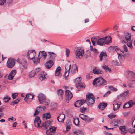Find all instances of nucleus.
<instances>
[{
  "instance_id": "nucleus-43",
  "label": "nucleus",
  "mask_w": 135,
  "mask_h": 135,
  "mask_svg": "<svg viewBox=\"0 0 135 135\" xmlns=\"http://www.w3.org/2000/svg\"><path fill=\"white\" fill-rule=\"evenodd\" d=\"M40 59L39 58L36 57L33 60V62L35 64H37L39 63L40 62Z\"/></svg>"
},
{
  "instance_id": "nucleus-51",
  "label": "nucleus",
  "mask_w": 135,
  "mask_h": 135,
  "mask_svg": "<svg viewBox=\"0 0 135 135\" xmlns=\"http://www.w3.org/2000/svg\"><path fill=\"white\" fill-rule=\"evenodd\" d=\"M129 86L130 87L134 86L135 85V80H132L131 81V84H129Z\"/></svg>"
},
{
  "instance_id": "nucleus-25",
  "label": "nucleus",
  "mask_w": 135,
  "mask_h": 135,
  "mask_svg": "<svg viewBox=\"0 0 135 135\" xmlns=\"http://www.w3.org/2000/svg\"><path fill=\"white\" fill-rule=\"evenodd\" d=\"M46 75V73L44 72H42L41 73L38 75V77L42 81L45 79L46 77L45 76Z\"/></svg>"
},
{
  "instance_id": "nucleus-52",
  "label": "nucleus",
  "mask_w": 135,
  "mask_h": 135,
  "mask_svg": "<svg viewBox=\"0 0 135 135\" xmlns=\"http://www.w3.org/2000/svg\"><path fill=\"white\" fill-rule=\"evenodd\" d=\"M66 57H69V54L70 53V51L67 48H66Z\"/></svg>"
},
{
  "instance_id": "nucleus-41",
  "label": "nucleus",
  "mask_w": 135,
  "mask_h": 135,
  "mask_svg": "<svg viewBox=\"0 0 135 135\" xmlns=\"http://www.w3.org/2000/svg\"><path fill=\"white\" fill-rule=\"evenodd\" d=\"M10 99V98L9 97L6 96L4 97V101L5 103L8 102Z\"/></svg>"
},
{
  "instance_id": "nucleus-17",
  "label": "nucleus",
  "mask_w": 135,
  "mask_h": 135,
  "mask_svg": "<svg viewBox=\"0 0 135 135\" xmlns=\"http://www.w3.org/2000/svg\"><path fill=\"white\" fill-rule=\"evenodd\" d=\"M85 102V100L82 99L78 100L75 103L74 105L76 107H79Z\"/></svg>"
},
{
  "instance_id": "nucleus-53",
  "label": "nucleus",
  "mask_w": 135,
  "mask_h": 135,
  "mask_svg": "<svg viewBox=\"0 0 135 135\" xmlns=\"http://www.w3.org/2000/svg\"><path fill=\"white\" fill-rule=\"evenodd\" d=\"M127 45L128 47L131 49L132 47V42L130 41L129 42L127 43Z\"/></svg>"
},
{
  "instance_id": "nucleus-35",
  "label": "nucleus",
  "mask_w": 135,
  "mask_h": 135,
  "mask_svg": "<svg viewBox=\"0 0 135 135\" xmlns=\"http://www.w3.org/2000/svg\"><path fill=\"white\" fill-rule=\"evenodd\" d=\"M73 123L76 126L78 125V123L79 122V118L78 117L73 118Z\"/></svg>"
},
{
  "instance_id": "nucleus-36",
  "label": "nucleus",
  "mask_w": 135,
  "mask_h": 135,
  "mask_svg": "<svg viewBox=\"0 0 135 135\" xmlns=\"http://www.w3.org/2000/svg\"><path fill=\"white\" fill-rule=\"evenodd\" d=\"M107 56H104L102 57V59L101 58H100V60L103 62L105 63L107 62L108 61V58H107Z\"/></svg>"
},
{
  "instance_id": "nucleus-18",
  "label": "nucleus",
  "mask_w": 135,
  "mask_h": 135,
  "mask_svg": "<svg viewBox=\"0 0 135 135\" xmlns=\"http://www.w3.org/2000/svg\"><path fill=\"white\" fill-rule=\"evenodd\" d=\"M122 104L121 102H115L113 104V110L114 111H116L119 109L120 107Z\"/></svg>"
},
{
  "instance_id": "nucleus-20",
  "label": "nucleus",
  "mask_w": 135,
  "mask_h": 135,
  "mask_svg": "<svg viewBox=\"0 0 135 135\" xmlns=\"http://www.w3.org/2000/svg\"><path fill=\"white\" fill-rule=\"evenodd\" d=\"M51 121H47L42 124L41 127L45 129H47L49 126L51 124Z\"/></svg>"
},
{
  "instance_id": "nucleus-46",
  "label": "nucleus",
  "mask_w": 135,
  "mask_h": 135,
  "mask_svg": "<svg viewBox=\"0 0 135 135\" xmlns=\"http://www.w3.org/2000/svg\"><path fill=\"white\" fill-rule=\"evenodd\" d=\"M35 74V73L33 70L30 72L29 74L30 77L31 78L33 77Z\"/></svg>"
},
{
  "instance_id": "nucleus-3",
  "label": "nucleus",
  "mask_w": 135,
  "mask_h": 135,
  "mask_svg": "<svg viewBox=\"0 0 135 135\" xmlns=\"http://www.w3.org/2000/svg\"><path fill=\"white\" fill-rule=\"evenodd\" d=\"M112 38L110 36H107L104 38L99 39L97 41V44L100 46H103L105 44H109L111 42Z\"/></svg>"
},
{
  "instance_id": "nucleus-63",
  "label": "nucleus",
  "mask_w": 135,
  "mask_h": 135,
  "mask_svg": "<svg viewBox=\"0 0 135 135\" xmlns=\"http://www.w3.org/2000/svg\"><path fill=\"white\" fill-rule=\"evenodd\" d=\"M61 70V68L60 67H58L56 69L55 72L60 71V70Z\"/></svg>"
},
{
  "instance_id": "nucleus-24",
  "label": "nucleus",
  "mask_w": 135,
  "mask_h": 135,
  "mask_svg": "<svg viewBox=\"0 0 135 135\" xmlns=\"http://www.w3.org/2000/svg\"><path fill=\"white\" fill-rule=\"evenodd\" d=\"M71 73L74 74L76 73L77 71V67L76 65H73L71 66L70 68Z\"/></svg>"
},
{
  "instance_id": "nucleus-32",
  "label": "nucleus",
  "mask_w": 135,
  "mask_h": 135,
  "mask_svg": "<svg viewBox=\"0 0 135 135\" xmlns=\"http://www.w3.org/2000/svg\"><path fill=\"white\" fill-rule=\"evenodd\" d=\"M102 67L106 72H110L111 71V69L109 68L108 66L106 65L102 66Z\"/></svg>"
},
{
  "instance_id": "nucleus-30",
  "label": "nucleus",
  "mask_w": 135,
  "mask_h": 135,
  "mask_svg": "<svg viewBox=\"0 0 135 135\" xmlns=\"http://www.w3.org/2000/svg\"><path fill=\"white\" fill-rule=\"evenodd\" d=\"M93 72L95 74H101L102 71L99 69H96V67L93 70Z\"/></svg>"
},
{
  "instance_id": "nucleus-4",
  "label": "nucleus",
  "mask_w": 135,
  "mask_h": 135,
  "mask_svg": "<svg viewBox=\"0 0 135 135\" xmlns=\"http://www.w3.org/2000/svg\"><path fill=\"white\" fill-rule=\"evenodd\" d=\"M38 98L40 104H42L44 105H47L50 103L49 100L46 99V97L42 94H40L38 95Z\"/></svg>"
},
{
  "instance_id": "nucleus-1",
  "label": "nucleus",
  "mask_w": 135,
  "mask_h": 135,
  "mask_svg": "<svg viewBox=\"0 0 135 135\" xmlns=\"http://www.w3.org/2000/svg\"><path fill=\"white\" fill-rule=\"evenodd\" d=\"M85 100L88 106H91L95 103V98L91 93H88L86 95Z\"/></svg>"
},
{
  "instance_id": "nucleus-13",
  "label": "nucleus",
  "mask_w": 135,
  "mask_h": 135,
  "mask_svg": "<svg viewBox=\"0 0 135 135\" xmlns=\"http://www.w3.org/2000/svg\"><path fill=\"white\" fill-rule=\"evenodd\" d=\"M65 99L68 103L69 102V100L72 98L73 95L72 93L69 90H67L65 91Z\"/></svg>"
},
{
  "instance_id": "nucleus-21",
  "label": "nucleus",
  "mask_w": 135,
  "mask_h": 135,
  "mask_svg": "<svg viewBox=\"0 0 135 135\" xmlns=\"http://www.w3.org/2000/svg\"><path fill=\"white\" fill-rule=\"evenodd\" d=\"M57 93L58 95L59 99L60 100H62L63 95L64 94L63 90L61 89H59L57 91Z\"/></svg>"
},
{
  "instance_id": "nucleus-64",
  "label": "nucleus",
  "mask_w": 135,
  "mask_h": 135,
  "mask_svg": "<svg viewBox=\"0 0 135 135\" xmlns=\"http://www.w3.org/2000/svg\"><path fill=\"white\" fill-rule=\"evenodd\" d=\"M129 132L131 134L135 133V129H134L130 131Z\"/></svg>"
},
{
  "instance_id": "nucleus-39",
  "label": "nucleus",
  "mask_w": 135,
  "mask_h": 135,
  "mask_svg": "<svg viewBox=\"0 0 135 135\" xmlns=\"http://www.w3.org/2000/svg\"><path fill=\"white\" fill-rule=\"evenodd\" d=\"M71 66V65H70L68 64H66L65 66V71H69L70 69Z\"/></svg>"
},
{
  "instance_id": "nucleus-15",
  "label": "nucleus",
  "mask_w": 135,
  "mask_h": 135,
  "mask_svg": "<svg viewBox=\"0 0 135 135\" xmlns=\"http://www.w3.org/2000/svg\"><path fill=\"white\" fill-rule=\"evenodd\" d=\"M34 123L35 127L40 128L41 127V126H40V124L41 123V121L39 116H36L35 117Z\"/></svg>"
},
{
  "instance_id": "nucleus-29",
  "label": "nucleus",
  "mask_w": 135,
  "mask_h": 135,
  "mask_svg": "<svg viewBox=\"0 0 135 135\" xmlns=\"http://www.w3.org/2000/svg\"><path fill=\"white\" fill-rule=\"evenodd\" d=\"M131 102L132 101H130V100L128 101L127 103L125 104L123 106V108L124 109H127L132 107V105H131V103H132Z\"/></svg>"
},
{
  "instance_id": "nucleus-9",
  "label": "nucleus",
  "mask_w": 135,
  "mask_h": 135,
  "mask_svg": "<svg viewBox=\"0 0 135 135\" xmlns=\"http://www.w3.org/2000/svg\"><path fill=\"white\" fill-rule=\"evenodd\" d=\"M125 75L127 79H131L135 78V73L132 71H126L125 72Z\"/></svg>"
},
{
  "instance_id": "nucleus-47",
  "label": "nucleus",
  "mask_w": 135,
  "mask_h": 135,
  "mask_svg": "<svg viewBox=\"0 0 135 135\" xmlns=\"http://www.w3.org/2000/svg\"><path fill=\"white\" fill-rule=\"evenodd\" d=\"M109 88L111 90L114 91H116L117 90V89L116 88L112 86H109Z\"/></svg>"
},
{
  "instance_id": "nucleus-19",
  "label": "nucleus",
  "mask_w": 135,
  "mask_h": 135,
  "mask_svg": "<svg viewBox=\"0 0 135 135\" xmlns=\"http://www.w3.org/2000/svg\"><path fill=\"white\" fill-rule=\"evenodd\" d=\"M16 73V70H12L9 73L8 76V79L9 80H12L13 79V78Z\"/></svg>"
},
{
  "instance_id": "nucleus-11",
  "label": "nucleus",
  "mask_w": 135,
  "mask_h": 135,
  "mask_svg": "<svg viewBox=\"0 0 135 135\" xmlns=\"http://www.w3.org/2000/svg\"><path fill=\"white\" fill-rule=\"evenodd\" d=\"M84 51L83 50L79 49L75 51V55L76 58L81 59L83 57Z\"/></svg>"
},
{
  "instance_id": "nucleus-33",
  "label": "nucleus",
  "mask_w": 135,
  "mask_h": 135,
  "mask_svg": "<svg viewBox=\"0 0 135 135\" xmlns=\"http://www.w3.org/2000/svg\"><path fill=\"white\" fill-rule=\"evenodd\" d=\"M51 117L50 114L48 113L44 114L43 116V118H46V119H47L50 118Z\"/></svg>"
},
{
  "instance_id": "nucleus-59",
  "label": "nucleus",
  "mask_w": 135,
  "mask_h": 135,
  "mask_svg": "<svg viewBox=\"0 0 135 135\" xmlns=\"http://www.w3.org/2000/svg\"><path fill=\"white\" fill-rule=\"evenodd\" d=\"M129 92V91L128 90L124 92L123 94L122 95L123 96H125L127 95Z\"/></svg>"
},
{
  "instance_id": "nucleus-37",
  "label": "nucleus",
  "mask_w": 135,
  "mask_h": 135,
  "mask_svg": "<svg viewBox=\"0 0 135 135\" xmlns=\"http://www.w3.org/2000/svg\"><path fill=\"white\" fill-rule=\"evenodd\" d=\"M56 128L54 126H51L50 127L48 131H50L51 132H55L56 131Z\"/></svg>"
},
{
  "instance_id": "nucleus-62",
  "label": "nucleus",
  "mask_w": 135,
  "mask_h": 135,
  "mask_svg": "<svg viewBox=\"0 0 135 135\" xmlns=\"http://www.w3.org/2000/svg\"><path fill=\"white\" fill-rule=\"evenodd\" d=\"M86 108L84 107H81L80 108V110L81 112H83L85 111Z\"/></svg>"
},
{
  "instance_id": "nucleus-23",
  "label": "nucleus",
  "mask_w": 135,
  "mask_h": 135,
  "mask_svg": "<svg viewBox=\"0 0 135 135\" xmlns=\"http://www.w3.org/2000/svg\"><path fill=\"white\" fill-rule=\"evenodd\" d=\"M65 118L64 114L61 113L60 114L59 116L57 117V119L58 121L60 122H63Z\"/></svg>"
},
{
  "instance_id": "nucleus-57",
  "label": "nucleus",
  "mask_w": 135,
  "mask_h": 135,
  "mask_svg": "<svg viewBox=\"0 0 135 135\" xmlns=\"http://www.w3.org/2000/svg\"><path fill=\"white\" fill-rule=\"evenodd\" d=\"M33 71L35 72V74H36L37 73H38L40 71V69L39 68H37L33 70Z\"/></svg>"
},
{
  "instance_id": "nucleus-31",
  "label": "nucleus",
  "mask_w": 135,
  "mask_h": 135,
  "mask_svg": "<svg viewBox=\"0 0 135 135\" xmlns=\"http://www.w3.org/2000/svg\"><path fill=\"white\" fill-rule=\"evenodd\" d=\"M48 53L50 55V57L51 59L54 60L55 59L56 55L55 53L52 52H48Z\"/></svg>"
},
{
  "instance_id": "nucleus-40",
  "label": "nucleus",
  "mask_w": 135,
  "mask_h": 135,
  "mask_svg": "<svg viewBox=\"0 0 135 135\" xmlns=\"http://www.w3.org/2000/svg\"><path fill=\"white\" fill-rule=\"evenodd\" d=\"M91 40L93 45H95V44H97V41L98 40L95 37H93L91 38Z\"/></svg>"
},
{
  "instance_id": "nucleus-45",
  "label": "nucleus",
  "mask_w": 135,
  "mask_h": 135,
  "mask_svg": "<svg viewBox=\"0 0 135 135\" xmlns=\"http://www.w3.org/2000/svg\"><path fill=\"white\" fill-rule=\"evenodd\" d=\"M110 49H112L113 51H115L117 52V51L118 50H120L122 52H123L122 51H121L119 48L116 47H111Z\"/></svg>"
},
{
  "instance_id": "nucleus-10",
  "label": "nucleus",
  "mask_w": 135,
  "mask_h": 135,
  "mask_svg": "<svg viewBox=\"0 0 135 135\" xmlns=\"http://www.w3.org/2000/svg\"><path fill=\"white\" fill-rule=\"evenodd\" d=\"M79 117L82 119L86 122H89L94 119L93 118H90L87 115L83 114H80Z\"/></svg>"
},
{
  "instance_id": "nucleus-55",
  "label": "nucleus",
  "mask_w": 135,
  "mask_h": 135,
  "mask_svg": "<svg viewBox=\"0 0 135 135\" xmlns=\"http://www.w3.org/2000/svg\"><path fill=\"white\" fill-rule=\"evenodd\" d=\"M17 96L18 94H12V96L13 99H15Z\"/></svg>"
},
{
  "instance_id": "nucleus-5",
  "label": "nucleus",
  "mask_w": 135,
  "mask_h": 135,
  "mask_svg": "<svg viewBox=\"0 0 135 135\" xmlns=\"http://www.w3.org/2000/svg\"><path fill=\"white\" fill-rule=\"evenodd\" d=\"M74 81L76 83V86L77 88L79 89L81 88H84L85 86L81 83V78L78 77L74 80Z\"/></svg>"
},
{
  "instance_id": "nucleus-8",
  "label": "nucleus",
  "mask_w": 135,
  "mask_h": 135,
  "mask_svg": "<svg viewBox=\"0 0 135 135\" xmlns=\"http://www.w3.org/2000/svg\"><path fill=\"white\" fill-rule=\"evenodd\" d=\"M15 60L14 59H9L7 63V66L8 68H13L15 64Z\"/></svg>"
},
{
  "instance_id": "nucleus-42",
  "label": "nucleus",
  "mask_w": 135,
  "mask_h": 135,
  "mask_svg": "<svg viewBox=\"0 0 135 135\" xmlns=\"http://www.w3.org/2000/svg\"><path fill=\"white\" fill-rule=\"evenodd\" d=\"M118 57L119 59V60H123L124 59V55H121L120 54H118Z\"/></svg>"
},
{
  "instance_id": "nucleus-12",
  "label": "nucleus",
  "mask_w": 135,
  "mask_h": 135,
  "mask_svg": "<svg viewBox=\"0 0 135 135\" xmlns=\"http://www.w3.org/2000/svg\"><path fill=\"white\" fill-rule=\"evenodd\" d=\"M131 35L129 33H126L124 36L121 37V39L125 43H127L131 40Z\"/></svg>"
},
{
  "instance_id": "nucleus-56",
  "label": "nucleus",
  "mask_w": 135,
  "mask_h": 135,
  "mask_svg": "<svg viewBox=\"0 0 135 135\" xmlns=\"http://www.w3.org/2000/svg\"><path fill=\"white\" fill-rule=\"evenodd\" d=\"M66 129L67 131L69 130L71 128V127L70 125H68V124H66Z\"/></svg>"
},
{
  "instance_id": "nucleus-61",
  "label": "nucleus",
  "mask_w": 135,
  "mask_h": 135,
  "mask_svg": "<svg viewBox=\"0 0 135 135\" xmlns=\"http://www.w3.org/2000/svg\"><path fill=\"white\" fill-rule=\"evenodd\" d=\"M111 93V92L110 91H108L107 93L104 95L103 96L104 97L107 96L108 95Z\"/></svg>"
},
{
  "instance_id": "nucleus-2",
  "label": "nucleus",
  "mask_w": 135,
  "mask_h": 135,
  "mask_svg": "<svg viewBox=\"0 0 135 135\" xmlns=\"http://www.w3.org/2000/svg\"><path fill=\"white\" fill-rule=\"evenodd\" d=\"M93 84L96 86H101L106 85L107 82L103 78L100 77L95 78L93 81Z\"/></svg>"
},
{
  "instance_id": "nucleus-48",
  "label": "nucleus",
  "mask_w": 135,
  "mask_h": 135,
  "mask_svg": "<svg viewBox=\"0 0 135 135\" xmlns=\"http://www.w3.org/2000/svg\"><path fill=\"white\" fill-rule=\"evenodd\" d=\"M69 71H65L63 76L65 79H66L69 75Z\"/></svg>"
},
{
  "instance_id": "nucleus-27",
  "label": "nucleus",
  "mask_w": 135,
  "mask_h": 135,
  "mask_svg": "<svg viewBox=\"0 0 135 135\" xmlns=\"http://www.w3.org/2000/svg\"><path fill=\"white\" fill-rule=\"evenodd\" d=\"M53 65V61L51 60H49L45 64L46 67L47 68H50Z\"/></svg>"
},
{
  "instance_id": "nucleus-34",
  "label": "nucleus",
  "mask_w": 135,
  "mask_h": 135,
  "mask_svg": "<svg viewBox=\"0 0 135 135\" xmlns=\"http://www.w3.org/2000/svg\"><path fill=\"white\" fill-rule=\"evenodd\" d=\"M40 108H43V109L44 108H45V107H41V106H39V107H37V108L35 110V112L34 113V115L35 116H36V115H37L39 113V112L38 110Z\"/></svg>"
},
{
  "instance_id": "nucleus-60",
  "label": "nucleus",
  "mask_w": 135,
  "mask_h": 135,
  "mask_svg": "<svg viewBox=\"0 0 135 135\" xmlns=\"http://www.w3.org/2000/svg\"><path fill=\"white\" fill-rule=\"evenodd\" d=\"M92 77V76L90 75L89 74H88L86 76V78L87 79H91Z\"/></svg>"
},
{
  "instance_id": "nucleus-16",
  "label": "nucleus",
  "mask_w": 135,
  "mask_h": 135,
  "mask_svg": "<svg viewBox=\"0 0 135 135\" xmlns=\"http://www.w3.org/2000/svg\"><path fill=\"white\" fill-rule=\"evenodd\" d=\"M119 129L121 132V134L123 135L126 134L128 131V130L125 126H120Z\"/></svg>"
},
{
  "instance_id": "nucleus-6",
  "label": "nucleus",
  "mask_w": 135,
  "mask_h": 135,
  "mask_svg": "<svg viewBox=\"0 0 135 135\" xmlns=\"http://www.w3.org/2000/svg\"><path fill=\"white\" fill-rule=\"evenodd\" d=\"M36 55V52L34 50H30L28 51L27 55V57L29 60H32L34 59Z\"/></svg>"
},
{
  "instance_id": "nucleus-44",
  "label": "nucleus",
  "mask_w": 135,
  "mask_h": 135,
  "mask_svg": "<svg viewBox=\"0 0 135 135\" xmlns=\"http://www.w3.org/2000/svg\"><path fill=\"white\" fill-rule=\"evenodd\" d=\"M20 100V99H17L16 100L12 101L11 103V105H13L15 104H17L18 102Z\"/></svg>"
},
{
  "instance_id": "nucleus-26",
  "label": "nucleus",
  "mask_w": 135,
  "mask_h": 135,
  "mask_svg": "<svg viewBox=\"0 0 135 135\" xmlns=\"http://www.w3.org/2000/svg\"><path fill=\"white\" fill-rule=\"evenodd\" d=\"M38 56L40 58L43 57L45 59L47 56V53L44 51H41L39 52Z\"/></svg>"
},
{
  "instance_id": "nucleus-7",
  "label": "nucleus",
  "mask_w": 135,
  "mask_h": 135,
  "mask_svg": "<svg viewBox=\"0 0 135 135\" xmlns=\"http://www.w3.org/2000/svg\"><path fill=\"white\" fill-rule=\"evenodd\" d=\"M124 123L123 119H116L113 120L111 122V124L114 126L119 127L120 125L123 124Z\"/></svg>"
},
{
  "instance_id": "nucleus-38",
  "label": "nucleus",
  "mask_w": 135,
  "mask_h": 135,
  "mask_svg": "<svg viewBox=\"0 0 135 135\" xmlns=\"http://www.w3.org/2000/svg\"><path fill=\"white\" fill-rule=\"evenodd\" d=\"M107 54L105 51H102L99 55V58H101L102 59V57H104V56H107Z\"/></svg>"
},
{
  "instance_id": "nucleus-22",
  "label": "nucleus",
  "mask_w": 135,
  "mask_h": 135,
  "mask_svg": "<svg viewBox=\"0 0 135 135\" xmlns=\"http://www.w3.org/2000/svg\"><path fill=\"white\" fill-rule=\"evenodd\" d=\"M34 95L33 94H27L26 95V97L25 98L24 100L25 101H26L27 99H29L30 101L33 99Z\"/></svg>"
},
{
  "instance_id": "nucleus-14",
  "label": "nucleus",
  "mask_w": 135,
  "mask_h": 135,
  "mask_svg": "<svg viewBox=\"0 0 135 135\" xmlns=\"http://www.w3.org/2000/svg\"><path fill=\"white\" fill-rule=\"evenodd\" d=\"M16 61L18 63L22 65V67L23 68L25 69H27L28 68V65L27 62L26 60L23 59L22 60H19L18 59H17Z\"/></svg>"
},
{
  "instance_id": "nucleus-50",
  "label": "nucleus",
  "mask_w": 135,
  "mask_h": 135,
  "mask_svg": "<svg viewBox=\"0 0 135 135\" xmlns=\"http://www.w3.org/2000/svg\"><path fill=\"white\" fill-rule=\"evenodd\" d=\"M116 116V115L112 113H111L110 114L108 115V117L110 119L114 118Z\"/></svg>"
},
{
  "instance_id": "nucleus-28",
  "label": "nucleus",
  "mask_w": 135,
  "mask_h": 135,
  "mask_svg": "<svg viewBox=\"0 0 135 135\" xmlns=\"http://www.w3.org/2000/svg\"><path fill=\"white\" fill-rule=\"evenodd\" d=\"M107 105V104L105 103H100L98 105L99 108V109L103 110L105 109Z\"/></svg>"
},
{
  "instance_id": "nucleus-49",
  "label": "nucleus",
  "mask_w": 135,
  "mask_h": 135,
  "mask_svg": "<svg viewBox=\"0 0 135 135\" xmlns=\"http://www.w3.org/2000/svg\"><path fill=\"white\" fill-rule=\"evenodd\" d=\"M16 120V119L13 116L11 117V118H8L7 119V120L9 121H15Z\"/></svg>"
},
{
  "instance_id": "nucleus-58",
  "label": "nucleus",
  "mask_w": 135,
  "mask_h": 135,
  "mask_svg": "<svg viewBox=\"0 0 135 135\" xmlns=\"http://www.w3.org/2000/svg\"><path fill=\"white\" fill-rule=\"evenodd\" d=\"M6 2V0H0V5H3Z\"/></svg>"
},
{
  "instance_id": "nucleus-54",
  "label": "nucleus",
  "mask_w": 135,
  "mask_h": 135,
  "mask_svg": "<svg viewBox=\"0 0 135 135\" xmlns=\"http://www.w3.org/2000/svg\"><path fill=\"white\" fill-rule=\"evenodd\" d=\"M123 49L126 52H127L128 51V49H127V47H126V45H124L123 46Z\"/></svg>"
}]
</instances>
